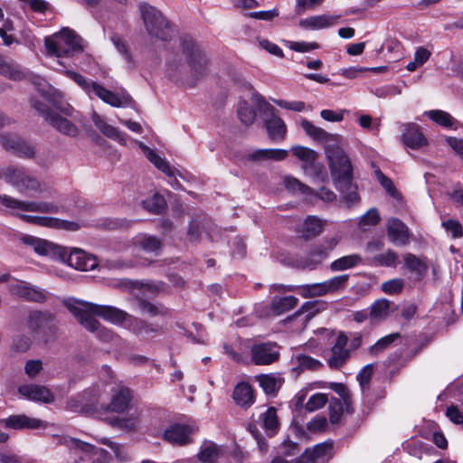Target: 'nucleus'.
Here are the masks:
<instances>
[{
    "label": "nucleus",
    "mask_w": 463,
    "mask_h": 463,
    "mask_svg": "<svg viewBox=\"0 0 463 463\" xmlns=\"http://www.w3.org/2000/svg\"><path fill=\"white\" fill-rule=\"evenodd\" d=\"M0 203L4 206L10 209H18L24 212H36L42 213H59L64 210L62 206H59L52 202H29L21 201L6 194H0Z\"/></svg>",
    "instance_id": "9"
},
{
    "label": "nucleus",
    "mask_w": 463,
    "mask_h": 463,
    "mask_svg": "<svg viewBox=\"0 0 463 463\" xmlns=\"http://www.w3.org/2000/svg\"><path fill=\"white\" fill-rule=\"evenodd\" d=\"M402 140L405 146L411 149H419L428 144L427 138L420 132L419 126L414 123L403 126Z\"/></svg>",
    "instance_id": "24"
},
{
    "label": "nucleus",
    "mask_w": 463,
    "mask_h": 463,
    "mask_svg": "<svg viewBox=\"0 0 463 463\" xmlns=\"http://www.w3.org/2000/svg\"><path fill=\"white\" fill-rule=\"evenodd\" d=\"M315 306V302L305 303L298 311H297L291 317H288V321H298L299 323V326H298V329L303 330L307 322L315 315V311L313 310Z\"/></svg>",
    "instance_id": "36"
},
{
    "label": "nucleus",
    "mask_w": 463,
    "mask_h": 463,
    "mask_svg": "<svg viewBox=\"0 0 463 463\" xmlns=\"http://www.w3.org/2000/svg\"><path fill=\"white\" fill-rule=\"evenodd\" d=\"M72 304L80 305L82 308L87 309L90 316L101 317L103 319L116 325L122 324L130 317L128 313L112 306H101L83 301H76Z\"/></svg>",
    "instance_id": "11"
},
{
    "label": "nucleus",
    "mask_w": 463,
    "mask_h": 463,
    "mask_svg": "<svg viewBox=\"0 0 463 463\" xmlns=\"http://www.w3.org/2000/svg\"><path fill=\"white\" fill-rule=\"evenodd\" d=\"M135 245L146 252H158L162 248V241L156 236L145 234L135 241Z\"/></svg>",
    "instance_id": "43"
},
{
    "label": "nucleus",
    "mask_w": 463,
    "mask_h": 463,
    "mask_svg": "<svg viewBox=\"0 0 463 463\" xmlns=\"http://www.w3.org/2000/svg\"><path fill=\"white\" fill-rule=\"evenodd\" d=\"M3 175L5 181L22 194L42 191L40 181L23 166L10 165L4 169Z\"/></svg>",
    "instance_id": "6"
},
{
    "label": "nucleus",
    "mask_w": 463,
    "mask_h": 463,
    "mask_svg": "<svg viewBox=\"0 0 463 463\" xmlns=\"http://www.w3.org/2000/svg\"><path fill=\"white\" fill-rule=\"evenodd\" d=\"M339 240L336 237L326 239L323 242L312 248L309 255L305 259L299 260L298 267L313 270L327 258L330 251H332L338 244Z\"/></svg>",
    "instance_id": "12"
},
{
    "label": "nucleus",
    "mask_w": 463,
    "mask_h": 463,
    "mask_svg": "<svg viewBox=\"0 0 463 463\" xmlns=\"http://www.w3.org/2000/svg\"><path fill=\"white\" fill-rule=\"evenodd\" d=\"M63 444L69 449L72 463H107L109 452L79 439L64 437Z\"/></svg>",
    "instance_id": "3"
},
{
    "label": "nucleus",
    "mask_w": 463,
    "mask_h": 463,
    "mask_svg": "<svg viewBox=\"0 0 463 463\" xmlns=\"http://www.w3.org/2000/svg\"><path fill=\"white\" fill-rule=\"evenodd\" d=\"M291 151L296 157L303 162V167L306 172L312 170L322 182L327 180V174L321 166L316 164L317 154L313 149L302 146H296L292 147Z\"/></svg>",
    "instance_id": "17"
},
{
    "label": "nucleus",
    "mask_w": 463,
    "mask_h": 463,
    "mask_svg": "<svg viewBox=\"0 0 463 463\" xmlns=\"http://www.w3.org/2000/svg\"><path fill=\"white\" fill-rule=\"evenodd\" d=\"M398 262V255L395 251L388 250L373 257L372 264L374 266L393 267Z\"/></svg>",
    "instance_id": "51"
},
{
    "label": "nucleus",
    "mask_w": 463,
    "mask_h": 463,
    "mask_svg": "<svg viewBox=\"0 0 463 463\" xmlns=\"http://www.w3.org/2000/svg\"><path fill=\"white\" fill-rule=\"evenodd\" d=\"M128 322V328L137 335H147L158 331V326L130 316Z\"/></svg>",
    "instance_id": "34"
},
{
    "label": "nucleus",
    "mask_w": 463,
    "mask_h": 463,
    "mask_svg": "<svg viewBox=\"0 0 463 463\" xmlns=\"http://www.w3.org/2000/svg\"><path fill=\"white\" fill-rule=\"evenodd\" d=\"M94 94L104 102L109 104L112 107H120L121 99L111 90L104 88L98 82L94 81L90 87V95Z\"/></svg>",
    "instance_id": "35"
},
{
    "label": "nucleus",
    "mask_w": 463,
    "mask_h": 463,
    "mask_svg": "<svg viewBox=\"0 0 463 463\" xmlns=\"http://www.w3.org/2000/svg\"><path fill=\"white\" fill-rule=\"evenodd\" d=\"M252 100L260 109H263L269 115V118L265 121L269 138L273 142L283 141L287 134V126L284 120L275 114V109L258 92L253 91Z\"/></svg>",
    "instance_id": "7"
},
{
    "label": "nucleus",
    "mask_w": 463,
    "mask_h": 463,
    "mask_svg": "<svg viewBox=\"0 0 463 463\" xmlns=\"http://www.w3.org/2000/svg\"><path fill=\"white\" fill-rule=\"evenodd\" d=\"M232 398L237 405L245 409L250 408L255 402L253 390L245 382H241L235 386Z\"/></svg>",
    "instance_id": "30"
},
{
    "label": "nucleus",
    "mask_w": 463,
    "mask_h": 463,
    "mask_svg": "<svg viewBox=\"0 0 463 463\" xmlns=\"http://www.w3.org/2000/svg\"><path fill=\"white\" fill-rule=\"evenodd\" d=\"M104 420L111 427L122 430H135L138 425L139 419L137 415L130 414L125 417L111 416L107 417Z\"/></svg>",
    "instance_id": "31"
},
{
    "label": "nucleus",
    "mask_w": 463,
    "mask_h": 463,
    "mask_svg": "<svg viewBox=\"0 0 463 463\" xmlns=\"http://www.w3.org/2000/svg\"><path fill=\"white\" fill-rule=\"evenodd\" d=\"M424 115H426L436 124L446 128H455L457 125V120L450 114L444 110L432 109L425 111Z\"/></svg>",
    "instance_id": "38"
},
{
    "label": "nucleus",
    "mask_w": 463,
    "mask_h": 463,
    "mask_svg": "<svg viewBox=\"0 0 463 463\" xmlns=\"http://www.w3.org/2000/svg\"><path fill=\"white\" fill-rule=\"evenodd\" d=\"M65 307L86 330L95 334L99 339L103 342H110L113 339V332L102 326L93 316L88 314L87 309L71 302H65Z\"/></svg>",
    "instance_id": "8"
},
{
    "label": "nucleus",
    "mask_w": 463,
    "mask_h": 463,
    "mask_svg": "<svg viewBox=\"0 0 463 463\" xmlns=\"http://www.w3.org/2000/svg\"><path fill=\"white\" fill-rule=\"evenodd\" d=\"M441 226L452 239H458L463 236V227L461 223L454 219L443 220Z\"/></svg>",
    "instance_id": "53"
},
{
    "label": "nucleus",
    "mask_w": 463,
    "mask_h": 463,
    "mask_svg": "<svg viewBox=\"0 0 463 463\" xmlns=\"http://www.w3.org/2000/svg\"><path fill=\"white\" fill-rule=\"evenodd\" d=\"M146 156L147 159L160 171L165 173L167 176L173 177L174 180L170 182V184L173 188L178 189L180 188V183L175 178L176 169L172 167L170 164L165 159L162 158L156 151L145 146L144 147Z\"/></svg>",
    "instance_id": "26"
},
{
    "label": "nucleus",
    "mask_w": 463,
    "mask_h": 463,
    "mask_svg": "<svg viewBox=\"0 0 463 463\" xmlns=\"http://www.w3.org/2000/svg\"><path fill=\"white\" fill-rule=\"evenodd\" d=\"M134 395L127 386L115 385L110 388V401L105 410L109 412L122 414L131 407Z\"/></svg>",
    "instance_id": "13"
},
{
    "label": "nucleus",
    "mask_w": 463,
    "mask_h": 463,
    "mask_svg": "<svg viewBox=\"0 0 463 463\" xmlns=\"http://www.w3.org/2000/svg\"><path fill=\"white\" fill-rule=\"evenodd\" d=\"M344 406H345L344 402H342L339 400H335L330 403L329 419L331 423L336 424L340 421L344 411Z\"/></svg>",
    "instance_id": "59"
},
{
    "label": "nucleus",
    "mask_w": 463,
    "mask_h": 463,
    "mask_svg": "<svg viewBox=\"0 0 463 463\" xmlns=\"http://www.w3.org/2000/svg\"><path fill=\"white\" fill-rule=\"evenodd\" d=\"M266 394L275 395L282 385L283 378H258Z\"/></svg>",
    "instance_id": "54"
},
{
    "label": "nucleus",
    "mask_w": 463,
    "mask_h": 463,
    "mask_svg": "<svg viewBox=\"0 0 463 463\" xmlns=\"http://www.w3.org/2000/svg\"><path fill=\"white\" fill-rule=\"evenodd\" d=\"M180 44L188 65L195 72L199 71L201 68L202 56L201 52L193 38L187 35L182 36L180 38Z\"/></svg>",
    "instance_id": "22"
},
{
    "label": "nucleus",
    "mask_w": 463,
    "mask_h": 463,
    "mask_svg": "<svg viewBox=\"0 0 463 463\" xmlns=\"http://www.w3.org/2000/svg\"><path fill=\"white\" fill-rule=\"evenodd\" d=\"M59 254L64 262L78 270H92L98 266L94 256L80 249H73L69 253L65 250L60 249Z\"/></svg>",
    "instance_id": "15"
},
{
    "label": "nucleus",
    "mask_w": 463,
    "mask_h": 463,
    "mask_svg": "<svg viewBox=\"0 0 463 463\" xmlns=\"http://www.w3.org/2000/svg\"><path fill=\"white\" fill-rule=\"evenodd\" d=\"M237 115L244 126H250L256 119V111L248 101L242 99L238 103Z\"/></svg>",
    "instance_id": "45"
},
{
    "label": "nucleus",
    "mask_w": 463,
    "mask_h": 463,
    "mask_svg": "<svg viewBox=\"0 0 463 463\" xmlns=\"http://www.w3.org/2000/svg\"><path fill=\"white\" fill-rule=\"evenodd\" d=\"M92 121L94 125L108 137L113 139H120L121 133L118 129L111 125H109L105 119L98 113L92 114Z\"/></svg>",
    "instance_id": "46"
},
{
    "label": "nucleus",
    "mask_w": 463,
    "mask_h": 463,
    "mask_svg": "<svg viewBox=\"0 0 463 463\" xmlns=\"http://www.w3.org/2000/svg\"><path fill=\"white\" fill-rule=\"evenodd\" d=\"M48 123L64 136L75 137L80 133L79 128L74 123L57 112L51 116Z\"/></svg>",
    "instance_id": "29"
},
{
    "label": "nucleus",
    "mask_w": 463,
    "mask_h": 463,
    "mask_svg": "<svg viewBox=\"0 0 463 463\" xmlns=\"http://www.w3.org/2000/svg\"><path fill=\"white\" fill-rule=\"evenodd\" d=\"M8 291L12 296L29 302L43 304L47 300L45 290L24 280L14 279L8 284Z\"/></svg>",
    "instance_id": "10"
},
{
    "label": "nucleus",
    "mask_w": 463,
    "mask_h": 463,
    "mask_svg": "<svg viewBox=\"0 0 463 463\" xmlns=\"http://www.w3.org/2000/svg\"><path fill=\"white\" fill-rule=\"evenodd\" d=\"M224 350L229 357L235 362L244 363L247 359V351L241 344H235L233 345H225Z\"/></svg>",
    "instance_id": "52"
},
{
    "label": "nucleus",
    "mask_w": 463,
    "mask_h": 463,
    "mask_svg": "<svg viewBox=\"0 0 463 463\" xmlns=\"http://www.w3.org/2000/svg\"><path fill=\"white\" fill-rule=\"evenodd\" d=\"M391 305L387 299H378L371 306L369 311L370 319L372 321H380L385 319L391 313Z\"/></svg>",
    "instance_id": "39"
},
{
    "label": "nucleus",
    "mask_w": 463,
    "mask_h": 463,
    "mask_svg": "<svg viewBox=\"0 0 463 463\" xmlns=\"http://www.w3.org/2000/svg\"><path fill=\"white\" fill-rule=\"evenodd\" d=\"M345 113H348L345 109H323L320 111V116L323 119L329 122H341L344 119V115Z\"/></svg>",
    "instance_id": "62"
},
{
    "label": "nucleus",
    "mask_w": 463,
    "mask_h": 463,
    "mask_svg": "<svg viewBox=\"0 0 463 463\" xmlns=\"http://www.w3.org/2000/svg\"><path fill=\"white\" fill-rule=\"evenodd\" d=\"M341 15L337 14H320L302 19L299 25L308 30H322L334 26Z\"/></svg>",
    "instance_id": "27"
},
{
    "label": "nucleus",
    "mask_w": 463,
    "mask_h": 463,
    "mask_svg": "<svg viewBox=\"0 0 463 463\" xmlns=\"http://www.w3.org/2000/svg\"><path fill=\"white\" fill-rule=\"evenodd\" d=\"M324 367V364L309 355L296 354L291 358V371L296 374L317 373Z\"/></svg>",
    "instance_id": "20"
},
{
    "label": "nucleus",
    "mask_w": 463,
    "mask_h": 463,
    "mask_svg": "<svg viewBox=\"0 0 463 463\" xmlns=\"http://www.w3.org/2000/svg\"><path fill=\"white\" fill-rule=\"evenodd\" d=\"M362 261L359 254H350L334 260L330 264L332 271H342L357 266Z\"/></svg>",
    "instance_id": "41"
},
{
    "label": "nucleus",
    "mask_w": 463,
    "mask_h": 463,
    "mask_svg": "<svg viewBox=\"0 0 463 463\" xmlns=\"http://www.w3.org/2000/svg\"><path fill=\"white\" fill-rule=\"evenodd\" d=\"M224 449L213 441L204 440V463H218L223 456Z\"/></svg>",
    "instance_id": "48"
},
{
    "label": "nucleus",
    "mask_w": 463,
    "mask_h": 463,
    "mask_svg": "<svg viewBox=\"0 0 463 463\" xmlns=\"http://www.w3.org/2000/svg\"><path fill=\"white\" fill-rule=\"evenodd\" d=\"M137 303L143 313H147L151 317H165L168 315V309L161 304H154L142 298H137Z\"/></svg>",
    "instance_id": "42"
},
{
    "label": "nucleus",
    "mask_w": 463,
    "mask_h": 463,
    "mask_svg": "<svg viewBox=\"0 0 463 463\" xmlns=\"http://www.w3.org/2000/svg\"><path fill=\"white\" fill-rule=\"evenodd\" d=\"M349 275H339L331 278L324 282L326 292L327 294L335 293L344 289L348 282Z\"/></svg>",
    "instance_id": "50"
},
{
    "label": "nucleus",
    "mask_w": 463,
    "mask_h": 463,
    "mask_svg": "<svg viewBox=\"0 0 463 463\" xmlns=\"http://www.w3.org/2000/svg\"><path fill=\"white\" fill-rule=\"evenodd\" d=\"M300 127L305 131V133L318 142H327L334 137V136L325 129L315 126L312 122L306 118L300 119Z\"/></svg>",
    "instance_id": "33"
},
{
    "label": "nucleus",
    "mask_w": 463,
    "mask_h": 463,
    "mask_svg": "<svg viewBox=\"0 0 463 463\" xmlns=\"http://www.w3.org/2000/svg\"><path fill=\"white\" fill-rule=\"evenodd\" d=\"M324 225L325 222L321 219L308 216L302 224V234L306 239L314 238L322 232Z\"/></svg>",
    "instance_id": "37"
},
{
    "label": "nucleus",
    "mask_w": 463,
    "mask_h": 463,
    "mask_svg": "<svg viewBox=\"0 0 463 463\" xmlns=\"http://www.w3.org/2000/svg\"><path fill=\"white\" fill-rule=\"evenodd\" d=\"M166 202L164 196L155 194L142 202V206L153 214H161L166 209Z\"/></svg>",
    "instance_id": "44"
},
{
    "label": "nucleus",
    "mask_w": 463,
    "mask_h": 463,
    "mask_svg": "<svg viewBox=\"0 0 463 463\" xmlns=\"http://www.w3.org/2000/svg\"><path fill=\"white\" fill-rule=\"evenodd\" d=\"M272 101L282 109L292 110V111H297V112L303 111L306 107L305 102L298 101H298H288V100H284V99H272Z\"/></svg>",
    "instance_id": "64"
},
{
    "label": "nucleus",
    "mask_w": 463,
    "mask_h": 463,
    "mask_svg": "<svg viewBox=\"0 0 463 463\" xmlns=\"http://www.w3.org/2000/svg\"><path fill=\"white\" fill-rule=\"evenodd\" d=\"M298 304V298L294 296H286L274 300L271 308L274 313L279 315L295 307Z\"/></svg>",
    "instance_id": "49"
},
{
    "label": "nucleus",
    "mask_w": 463,
    "mask_h": 463,
    "mask_svg": "<svg viewBox=\"0 0 463 463\" xmlns=\"http://www.w3.org/2000/svg\"><path fill=\"white\" fill-rule=\"evenodd\" d=\"M141 17L148 34L161 41H168L172 37L169 22L156 7L143 3L139 6Z\"/></svg>",
    "instance_id": "5"
},
{
    "label": "nucleus",
    "mask_w": 463,
    "mask_h": 463,
    "mask_svg": "<svg viewBox=\"0 0 463 463\" xmlns=\"http://www.w3.org/2000/svg\"><path fill=\"white\" fill-rule=\"evenodd\" d=\"M400 338V333H392L387 335L379 339L374 345H371L368 349V352L372 355H379L381 353L389 348L395 341L399 340Z\"/></svg>",
    "instance_id": "47"
},
{
    "label": "nucleus",
    "mask_w": 463,
    "mask_h": 463,
    "mask_svg": "<svg viewBox=\"0 0 463 463\" xmlns=\"http://www.w3.org/2000/svg\"><path fill=\"white\" fill-rule=\"evenodd\" d=\"M327 402V397L323 393L312 395L307 402L305 408L308 411H314L322 408Z\"/></svg>",
    "instance_id": "57"
},
{
    "label": "nucleus",
    "mask_w": 463,
    "mask_h": 463,
    "mask_svg": "<svg viewBox=\"0 0 463 463\" xmlns=\"http://www.w3.org/2000/svg\"><path fill=\"white\" fill-rule=\"evenodd\" d=\"M0 423L4 424L6 428L14 430H35L44 426L41 420L30 418L24 414L12 415L6 419L0 420Z\"/></svg>",
    "instance_id": "25"
},
{
    "label": "nucleus",
    "mask_w": 463,
    "mask_h": 463,
    "mask_svg": "<svg viewBox=\"0 0 463 463\" xmlns=\"http://www.w3.org/2000/svg\"><path fill=\"white\" fill-rule=\"evenodd\" d=\"M30 102L32 108L34 109L47 122L50 120L51 116L55 113L45 103L36 98H32Z\"/></svg>",
    "instance_id": "58"
},
{
    "label": "nucleus",
    "mask_w": 463,
    "mask_h": 463,
    "mask_svg": "<svg viewBox=\"0 0 463 463\" xmlns=\"http://www.w3.org/2000/svg\"><path fill=\"white\" fill-rule=\"evenodd\" d=\"M349 339L346 334L340 332L330 349V354L326 363L330 369H341L351 356L350 349L347 347Z\"/></svg>",
    "instance_id": "14"
},
{
    "label": "nucleus",
    "mask_w": 463,
    "mask_h": 463,
    "mask_svg": "<svg viewBox=\"0 0 463 463\" xmlns=\"http://www.w3.org/2000/svg\"><path fill=\"white\" fill-rule=\"evenodd\" d=\"M0 74L12 80H21L25 73L21 67L12 60H7L0 54Z\"/></svg>",
    "instance_id": "32"
},
{
    "label": "nucleus",
    "mask_w": 463,
    "mask_h": 463,
    "mask_svg": "<svg viewBox=\"0 0 463 463\" xmlns=\"http://www.w3.org/2000/svg\"><path fill=\"white\" fill-rule=\"evenodd\" d=\"M56 248L57 247L53 243L39 238L33 250L37 254L46 256L54 253Z\"/></svg>",
    "instance_id": "61"
},
{
    "label": "nucleus",
    "mask_w": 463,
    "mask_h": 463,
    "mask_svg": "<svg viewBox=\"0 0 463 463\" xmlns=\"http://www.w3.org/2000/svg\"><path fill=\"white\" fill-rule=\"evenodd\" d=\"M30 335L37 342L48 344L56 339L58 326L56 316L51 311L32 309L25 319Z\"/></svg>",
    "instance_id": "1"
},
{
    "label": "nucleus",
    "mask_w": 463,
    "mask_h": 463,
    "mask_svg": "<svg viewBox=\"0 0 463 463\" xmlns=\"http://www.w3.org/2000/svg\"><path fill=\"white\" fill-rule=\"evenodd\" d=\"M263 420V427L267 430L274 431L278 426V417H277V411L276 409L273 407H269L265 413L262 415Z\"/></svg>",
    "instance_id": "56"
},
{
    "label": "nucleus",
    "mask_w": 463,
    "mask_h": 463,
    "mask_svg": "<svg viewBox=\"0 0 463 463\" xmlns=\"http://www.w3.org/2000/svg\"><path fill=\"white\" fill-rule=\"evenodd\" d=\"M258 45L269 52L270 54H273L277 57H282L283 56V51L282 49L277 45L274 43L269 42L268 39H262L259 38L258 40Z\"/></svg>",
    "instance_id": "63"
},
{
    "label": "nucleus",
    "mask_w": 463,
    "mask_h": 463,
    "mask_svg": "<svg viewBox=\"0 0 463 463\" xmlns=\"http://www.w3.org/2000/svg\"><path fill=\"white\" fill-rule=\"evenodd\" d=\"M111 41L114 43L117 50L118 51V52L123 55L125 60L128 62H131L132 61L131 54L129 52V49H128V46L126 41L123 40L120 36H118L117 34H114L111 36Z\"/></svg>",
    "instance_id": "60"
},
{
    "label": "nucleus",
    "mask_w": 463,
    "mask_h": 463,
    "mask_svg": "<svg viewBox=\"0 0 463 463\" xmlns=\"http://www.w3.org/2000/svg\"><path fill=\"white\" fill-rule=\"evenodd\" d=\"M9 134H0V144L6 150L17 156L24 158H33L35 155L34 147L25 140L19 137L13 145H9Z\"/></svg>",
    "instance_id": "21"
},
{
    "label": "nucleus",
    "mask_w": 463,
    "mask_h": 463,
    "mask_svg": "<svg viewBox=\"0 0 463 463\" xmlns=\"http://www.w3.org/2000/svg\"><path fill=\"white\" fill-rule=\"evenodd\" d=\"M387 235L392 243L403 246L409 243L411 232L408 226L400 219L392 218L387 222Z\"/></svg>",
    "instance_id": "19"
},
{
    "label": "nucleus",
    "mask_w": 463,
    "mask_h": 463,
    "mask_svg": "<svg viewBox=\"0 0 463 463\" xmlns=\"http://www.w3.org/2000/svg\"><path fill=\"white\" fill-rule=\"evenodd\" d=\"M332 450V444L324 442L314 446L313 448L307 449L296 459V463H316L319 460L327 458Z\"/></svg>",
    "instance_id": "23"
},
{
    "label": "nucleus",
    "mask_w": 463,
    "mask_h": 463,
    "mask_svg": "<svg viewBox=\"0 0 463 463\" xmlns=\"http://www.w3.org/2000/svg\"><path fill=\"white\" fill-rule=\"evenodd\" d=\"M279 358V346L276 343H262L251 347V360L258 365H268Z\"/></svg>",
    "instance_id": "16"
},
{
    "label": "nucleus",
    "mask_w": 463,
    "mask_h": 463,
    "mask_svg": "<svg viewBox=\"0 0 463 463\" xmlns=\"http://www.w3.org/2000/svg\"><path fill=\"white\" fill-rule=\"evenodd\" d=\"M336 189L343 194L344 200L349 206L358 202L357 187L353 184V181H351L350 184L344 187H336Z\"/></svg>",
    "instance_id": "55"
},
{
    "label": "nucleus",
    "mask_w": 463,
    "mask_h": 463,
    "mask_svg": "<svg viewBox=\"0 0 463 463\" xmlns=\"http://www.w3.org/2000/svg\"><path fill=\"white\" fill-rule=\"evenodd\" d=\"M403 259L405 267L410 271L416 273L419 278H421L426 273L428 265L422 259L411 253H406Z\"/></svg>",
    "instance_id": "40"
},
{
    "label": "nucleus",
    "mask_w": 463,
    "mask_h": 463,
    "mask_svg": "<svg viewBox=\"0 0 463 463\" xmlns=\"http://www.w3.org/2000/svg\"><path fill=\"white\" fill-rule=\"evenodd\" d=\"M325 152L335 187L350 184L354 178L353 165L345 150L338 145H328Z\"/></svg>",
    "instance_id": "2"
},
{
    "label": "nucleus",
    "mask_w": 463,
    "mask_h": 463,
    "mask_svg": "<svg viewBox=\"0 0 463 463\" xmlns=\"http://www.w3.org/2000/svg\"><path fill=\"white\" fill-rule=\"evenodd\" d=\"M194 431L193 425L175 423L165 430L163 437L171 444L184 446L192 441L191 435Z\"/></svg>",
    "instance_id": "18"
},
{
    "label": "nucleus",
    "mask_w": 463,
    "mask_h": 463,
    "mask_svg": "<svg viewBox=\"0 0 463 463\" xmlns=\"http://www.w3.org/2000/svg\"><path fill=\"white\" fill-rule=\"evenodd\" d=\"M44 44L47 52L56 57H70L82 50L80 38L68 28L45 38Z\"/></svg>",
    "instance_id": "4"
},
{
    "label": "nucleus",
    "mask_w": 463,
    "mask_h": 463,
    "mask_svg": "<svg viewBox=\"0 0 463 463\" xmlns=\"http://www.w3.org/2000/svg\"><path fill=\"white\" fill-rule=\"evenodd\" d=\"M19 392L30 400L45 403H50L54 400L52 392L44 386L33 384L23 385L19 387Z\"/></svg>",
    "instance_id": "28"
}]
</instances>
